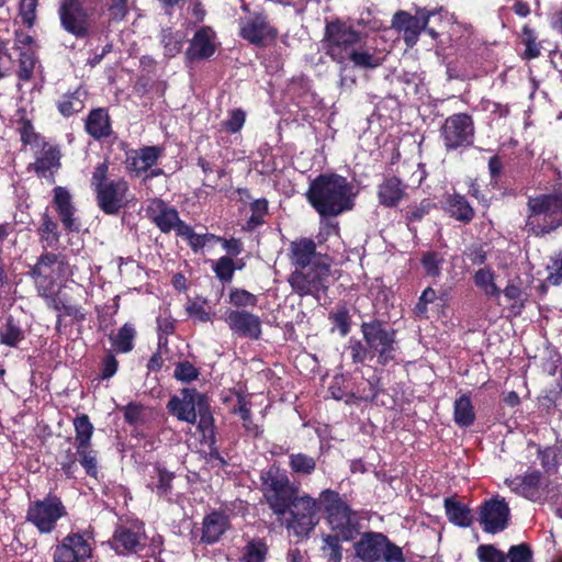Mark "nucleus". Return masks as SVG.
Here are the masks:
<instances>
[{
  "label": "nucleus",
  "mask_w": 562,
  "mask_h": 562,
  "mask_svg": "<svg viewBox=\"0 0 562 562\" xmlns=\"http://www.w3.org/2000/svg\"><path fill=\"white\" fill-rule=\"evenodd\" d=\"M327 54L338 64L351 63L361 69H374L384 60L375 47L361 44V35L350 25L335 21L326 25Z\"/></svg>",
  "instance_id": "nucleus-1"
},
{
  "label": "nucleus",
  "mask_w": 562,
  "mask_h": 562,
  "mask_svg": "<svg viewBox=\"0 0 562 562\" xmlns=\"http://www.w3.org/2000/svg\"><path fill=\"white\" fill-rule=\"evenodd\" d=\"M353 187L345 177L322 175L310 186L307 199L322 216H337L353 206Z\"/></svg>",
  "instance_id": "nucleus-2"
},
{
  "label": "nucleus",
  "mask_w": 562,
  "mask_h": 562,
  "mask_svg": "<svg viewBox=\"0 0 562 562\" xmlns=\"http://www.w3.org/2000/svg\"><path fill=\"white\" fill-rule=\"evenodd\" d=\"M319 501L326 521L335 535L342 541H352L362 529L359 515L340 497L339 493L330 488L321 492Z\"/></svg>",
  "instance_id": "nucleus-3"
},
{
  "label": "nucleus",
  "mask_w": 562,
  "mask_h": 562,
  "mask_svg": "<svg viewBox=\"0 0 562 562\" xmlns=\"http://www.w3.org/2000/svg\"><path fill=\"white\" fill-rule=\"evenodd\" d=\"M109 164H99L91 177V187L95 193L98 206L109 215L117 214L127 203L128 183L124 178H109Z\"/></svg>",
  "instance_id": "nucleus-4"
},
{
  "label": "nucleus",
  "mask_w": 562,
  "mask_h": 562,
  "mask_svg": "<svg viewBox=\"0 0 562 562\" xmlns=\"http://www.w3.org/2000/svg\"><path fill=\"white\" fill-rule=\"evenodd\" d=\"M526 229L536 236L562 226V194H542L528 200Z\"/></svg>",
  "instance_id": "nucleus-5"
},
{
  "label": "nucleus",
  "mask_w": 562,
  "mask_h": 562,
  "mask_svg": "<svg viewBox=\"0 0 562 562\" xmlns=\"http://www.w3.org/2000/svg\"><path fill=\"white\" fill-rule=\"evenodd\" d=\"M98 0H60L61 27L77 38L88 37L97 21Z\"/></svg>",
  "instance_id": "nucleus-6"
},
{
  "label": "nucleus",
  "mask_w": 562,
  "mask_h": 562,
  "mask_svg": "<svg viewBox=\"0 0 562 562\" xmlns=\"http://www.w3.org/2000/svg\"><path fill=\"white\" fill-rule=\"evenodd\" d=\"M355 551L364 562H405L403 549L382 532H363L355 543Z\"/></svg>",
  "instance_id": "nucleus-7"
},
{
  "label": "nucleus",
  "mask_w": 562,
  "mask_h": 562,
  "mask_svg": "<svg viewBox=\"0 0 562 562\" xmlns=\"http://www.w3.org/2000/svg\"><path fill=\"white\" fill-rule=\"evenodd\" d=\"M68 515L61 498L48 493L44 498L29 504L25 519L32 524L40 533H52L59 519Z\"/></svg>",
  "instance_id": "nucleus-8"
},
{
  "label": "nucleus",
  "mask_w": 562,
  "mask_h": 562,
  "mask_svg": "<svg viewBox=\"0 0 562 562\" xmlns=\"http://www.w3.org/2000/svg\"><path fill=\"white\" fill-rule=\"evenodd\" d=\"M361 333L372 357H378V362L386 366L395 359L396 341L395 331L387 329L381 322H364L361 324Z\"/></svg>",
  "instance_id": "nucleus-9"
},
{
  "label": "nucleus",
  "mask_w": 562,
  "mask_h": 562,
  "mask_svg": "<svg viewBox=\"0 0 562 562\" xmlns=\"http://www.w3.org/2000/svg\"><path fill=\"white\" fill-rule=\"evenodd\" d=\"M323 508L319 497L313 498L310 495L294 497L290 503L291 519L288 522V529L293 532L297 539L306 538L318 524L317 513Z\"/></svg>",
  "instance_id": "nucleus-10"
},
{
  "label": "nucleus",
  "mask_w": 562,
  "mask_h": 562,
  "mask_svg": "<svg viewBox=\"0 0 562 562\" xmlns=\"http://www.w3.org/2000/svg\"><path fill=\"white\" fill-rule=\"evenodd\" d=\"M66 269L67 263L64 256L53 252H45L40 256L31 273L41 296L49 297L54 293L55 284Z\"/></svg>",
  "instance_id": "nucleus-11"
},
{
  "label": "nucleus",
  "mask_w": 562,
  "mask_h": 562,
  "mask_svg": "<svg viewBox=\"0 0 562 562\" xmlns=\"http://www.w3.org/2000/svg\"><path fill=\"white\" fill-rule=\"evenodd\" d=\"M440 136L447 150L469 147L474 139V122L467 113L447 117L440 128Z\"/></svg>",
  "instance_id": "nucleus-12"
},
{
  "label": "nucleus",
  "mask_w": 562,
  "mask_h": 562,
  "mask_svg": "<svg viewBox=\"0 0 562 562\" xmlns=\"http://www.w3.org/2000/svg\"><path fill=\"white\" fill-rule=\"evenodd\" d=\"M109 542L117 554H140L147 543L144 522L133 520L120 524Z\"/></svg>",
  "instance_id": "nucleus-13"
},
{
  "label": "nucleus",
  "mask_w": 562,
  "mask_h": 562,
  "mask_svg": "<svg viewBox=\"0 0 562 562\" xmlns=\"http://www.w3.org/2000/svg\"><path fill=\"white\" fill-rule=\"evenodd\" d=\"M435 13V10L425 8L417 9L415 15L406 11H398L393 16L392 26L403 33L406 45L412 47L417 43L422 31H426L432 38H437L438 33L434 29L427 27L429 19Z\"/></svg>",
  "instance_id": "nucleus-14"
},
{
  "label": "nucleus",
  "mask_w": 562,
  "mask_h": 562,
  "mask_svg": "<svg viewBox=\"0 0 562 562\" xmlns=\"http://www.w3.org/2000/svg\"><path fill=\"white\" fill-rule=\"evenodd\" d=\"M477 521L486 533L496 535L504 531L510 521V508L506 499L494 495L483 501L477 508Z\"/></svg>",
  "instance_id": "nucleus-15"
},
{
  "label": "nucleus",
  "mask_w": 562,
  "mask_h": 562,
  "mask_svg": "<svg viewBox=\"0 0 562 562\" xmlns=\"http://www.w3.org/2000/svg\"><path fill=\"white\" fill-rule=\"evenodd\" d=\"M263 493L276 515H284L293 501V491L286 474L269 471L263 477Z\"/></svg>",
  "instance_id": "nucleus-16"
},
{
  "label": "nucleus",
  "mask_w": 562,
  "mask_h": 562,
  "mask_svg": "<svg viewBox=\"0 0 562 562\" xmlns=\"http://www.w3.org/2000/svg\"><path fill=\"white\" fill-rule=\"evenodd\" d=\"M329 276L328 265H313L306 269H296L291 273L289 282L292 290L300 296H318L326 290V281Z\"/></svg>",
  "instance_id": "nucleus-17"
},
{
  "label": "nucleus",
  "mask_w": 562,
  "mask_h": 562,
  "mask_svg": "<svg viewBox=\"0 0 562 562\" xmlns=\"http://www.w3.org/2000/svg\"><path fill=\"white\" fill-rule=\"evenodd\" d=\"M32 44L33 38L30 35L22 32L15 33L12 50H14V59L18 63L16 68L14 67L19 79L18 89H21V82L31 81L41 68Z\"/></svg>",
  "instance_id": "nucleus-18"
},
{
  "label": "nucleus",
  "mask_w": 562,
  "mask_h": 562,
  "mask_svg": "<svg viewBox=\"0 0 562 562\" xmlns=\"http://www.w3.org/2000/svg\"><path fill=\"white\" fill-rule=\"evenodd\" d=\"M205 395L195 389L184 387L179 395H173L168 402L169 412L179 420L195 424L198 412H202L206 407Z\"/></svg>",
  "instance_id": "nucleus-19"
},
{
  "label": "nucleus",
  "mask_w": 562,
  "mask_h": 562,
  "mask_svg": "<svg viewBox=\"0 0 562 562\" xmlns=\"http://www.w3.org/2000/svg\"><path fill=\"white\" fill-rule=\"evenodd\" d=\"M92 548L82 533L67 535L54 548L53 562H85L91 557Z\"/></svg>",
  "instance_id": "nucleus-20"
},
{
  "label": "nucleus",
  "mask_w": 562,
  "mask_h": 562,
  "mask_svg": "<svg viewBox=\"0 0 562 562\" xmlns=\"http://www.w3.org/2000/svg\"><path fill=\"white\" fill-rule=\"evenodd\" d=\"M240 36L251 44L263 46L272 42L277 31L261 13H254L240 20Z\"/></svg>",
  "instance_id": "nucleus-21"
},
{
  "label": "nucleus",
  "mask_w": 562,
  "mask_h": 562,
  "mask_svg": "<svg viewBox=\"0 0 562 562\" xmlns=\"http://www.w3.org/2000/svg\"><path fill=\"white\" fill-rule=\"evenodd\" d=\"M225 322L238 337L258 340L261 337V319L246 310H228Z\"/></svg>",
  "instance_id": "nucleus-22"
},
{
  "label": "nucleus",
  "mask_w": 562,
  "mask_h": 562,
  "mask_svg": "<svg viewBox=\"0 0 562 562\" xmlns=\"http://www.w3.org/2000/svg\"><path fill=\"white\" fill-rule=\"evenodd\" d=\"M35 161L32 169L43 178L52 177L60 167V150L56 145L43 142L40 147H34Z\"/></svg>",
  "instance_id": "nucleus-23"
},
{
  "label": "nucleus",
  "mask_w": 562,
  "mask_h": 562,
  "mask_svg": "<svg viewBox=\"0 0 562 562\" xmlns=\"http://www.w3.org/2000/svg\"><path fill=\"white\" fill-rule=\"evenodd\" d=\"M149 220L165 234L170 233L179 224L178 211L160 199H153L146 207Z\"/></svg>",
  "instance_id": "nucleus-24"
},
{
  "label": "nucleus",
  "mask_w": 562,
  "mask_h": 562,
  "mask_svg": "<svg viewBox=\"0 0 562 562\" xmlns=\"http://www.w3.org/2000/svg\"><path fill=\"white\" fill-rule=\"evenodd\" d=\"M175 474L159 463H155L148 471V479L146 486L156 494L159 498H166L169 502L172 501V480Z\"/></svg>",
  "instance_id": "nucleus-25"
},
{
  "label": "nucleus",
  "mask_w": 562,
  "mask_h": 562,
  "mask_svg": "<svg viewBox=\"0 0 562 562\" xmlns=\"http://www.w3.org/2000/svg\"><path fill=\"white\" fill-rule=\"evenodd\" d=\"M161 156V149L157 146L143 147L127 156L126 169L136 177L147 172L154 167Z\"/></svg>",
  "instance_id": "nucleus-26"
},
{
  "label": "nucleus",
  "mask_w": 562,
  "mask_h": 562,
  "mask_svg": "<svg viewBox=\"0 0 562 562\" xmlns=\"http://www.w3.org/2000/svg\"><path fill=\"white\" fill-rule=\"evenodd\" d=\"M214 32L211 27L203 26L194 34L186 53L189 60H200L211 57L215 52L213 43Z\"/></svg>",
  "instance_id": "nucleus-27"
},
{
  "label": "nucleus",
  "mask_w": 562,
  "mask_h": 562,
  "mask_svg": "<svg viewBox=\"0 0 562 562\" xmlns=\"http://www.w3.org/2000/svg\"><path fill=\"white\" fill-rule=\"evenodd\" d=\"M228 526L229 520L225 514L216 510L210 513L203 519L201 541L206 544L217 542L228 529Z\"/></svg>",
  "instance_id": "nucleus-28"
},
{
  "label": "nucleus",
  "mask_w": 562,
  "mask_h": 562,
  "mask_svg": "<svg viewBox=\"0 0 562 562\" xmlns=\"http://www.w3.org/2000/svg\"><path fill=\"white\" fill-rule=\"evenodd\" d=\"M291 261L296 269H306L313 265H321L316 261V245L312 239L301 238L290 245Z\"/></svg>",
  "instance_id": "nucleus-29"
},
{
  "label": "nucleus",
  "mask_w": 562,
  "mask_h": 562,
  "mask_svg": "<svg viewBox=\"0 0 562 562\" xmlns=\"http://www.w3.org/2000/svg\"><path fill=\"white\" fill-rule=\"evenodd\" d=\"M54 202L65 228L71 232L78 231L79 225L74 218V206L69 191L63 187H56L54 189Z\"/></svg>",
  "instance_id": "nucleus-30"
},
{
  "label": "nucleus",
  "mask_w": 562,
  "mask_h": 562,
  "mask_svg": "<svg viewBox=\"0 0 562 562\" xmlns=\"http://www.w3.org/2000/svg\"><path fill=\"white\" fill-rule=\"evenodd\" d=\"M85 128L94 139L110 136L112 128L108 111L102 108L92 110L86 119Z\"/></svg>",
  "instance_id": "nucleus-31"
},
{
  "label": "nucleus",
  "mask_w": 562,
  "mask_h": 562,
  "mask_svg": "<svg viewBox=\"0 0 562 562\" xmlns=\"http://www.w3.org/2000/svg\"><path fill=\"white\" fill-rule=\"evenodd\" d=\"M406 186L396 177L385 179L379 187V200L384 206H395L405 194Z\"/></svg>",
  "instance_id": "nucleus-32"
},
{
  "label": "nucleus",
  "mask_w": 562,
  "mask_h": 562,
  "mask_svg": "<svg viewBox=\"0 0 562 562\" xmlns=\"http://www.w3.org/2000/svg\"><path fill=\"white\" fill-rule=\"evenodd\" d=\"M445 510L450 522L459 527H470L473 521L471 509L463 503L448 497L445 499Z\"/></svg>",
  "instance_id": "nucleus-33"
},
{
  "label": "nucleus",
  "mask_w": 562,
  "mask_h": 562,
  "mask_svg": "<svg viewBox=\"0 0 562 562\" xmlns=\"http://www.w3.org/2000/svg\"><path fill=\"white\" fill-rule=\"evenodd\" d=\"M453 420L462 428L472 426L475 422V411L469 394H461L453 404Z\"/></svg>",
  "instance_id": "nucleus-34"
},
{
  "label": "nucleus",
  "mask_w": 562,
  "mask_h": 562,
  "mask_svg": "<svg viewBox=\"0 0 562 562\" xmlns=\"http://www.w3.org/2000/svg\"><path fill=\"white\" fill-rule=\"evenodd\" d=\"M268 546L261 538H252L240 548L236 562H266Z\"/></svg>",
  "instance_id": "nucleus-35"
},
{
  "label": "nucleus",
  "mask_w": 562,
  "mask_h": 562,
  "mask_svg": "<svg viewBox=\"0 0 562 562\" xmlns=\"http://www.w3.org/2000/svg\"><path fill=\"white\" fill-rule=\"evenodd\" d=\"M85 98L86 92L81 89L67 92L57 101V109L63 116L69 117L85 109Z\"/></svg>",
  "instance_id": "nucleus-36"
},
{
  "label": "nucleus",
  "mask_w": 562,
  "mask_h": 562,
  "mask_svg": "<svg viewBox=\"0 0 562 562\" xmlns=\"http://www.w3.org/2000/svg\"><path fill=\"white\" fill-rule=\"evenodd\" d=\"M447 210L457 221L469 223L474 217V210L468 200L458 193L449 195L447 199Z\"/></svg>",
  "instance_id": "nucleus-37"
},
{
  "label": "nucleus",
  "mask_w": 562,
  "mask_h": 562,
  "mask_svg": "<svg viewBox=\"0 0 562 562\" xmlns=\"http://www.w3.org/2000/svg\"><path fill=\"white\" fill-rule=\"evenodd\" d=\"M541 481V473L533 471L526 473L524 476L516 477L509 483L512 490L518 491L525 497L536 499L538 496V487Z\"/></svg>",
  "instance_id": "nucleus-38"
},
{
  "label": "nucleus",
  "mask_w": 562,
  "mask_h": 562,
  "mask_svg": "<svg viewBox=\"0 0 562 562\" xmlns=\"http://www.w3.org/2000/svg\"><path fill=\"white\" fill-rule=\"evenodd\" d=\"M233 413L239 415V417L243 420V427L245 430L254 436L257 437L261 432L259 426L254 423L251 417V403L245 395H238L237 396V403L235 404L233 408Z\"/></svg>",
  "instance_id": "nucleus-39"
},
{
  "label": "nucleus",
  "mask_w": 562,
  "mask_h": 562,
  "mask_svg": "<svg viewBox=\"0 0 562 562\" xmlns=\"http://www.w3.org/2000/svg\"><path fill=\"white\" fill-rule=\"evenodd\" d=\"M24 338L25 335L19 322L12 316H8L0 329V344L16 348Z\"/></svg>",
  "instance_id": "nucleus-40"
},
{
  "label": "nucleus",
  "mask_w": 562,
  "mask_h": 562,
  "mask_svg": "<svg viewBox=\"0 0 562 562\" xmlns=\"http://www.w3.org/2000/svg\"><path fill=\"white\" fill-rule=\"evenodd\" d=\"M289 468L295 475L310 476L316 469V460L312 456L303 452L290 453Z\"/></svg>",
  "instance_id": "nucleus-41"
},
{
  "label": "nucleus",
  "mask_w": 562,
  "mask_h": 562,
  "mask_svg": "<svg viewBox=\"0 0 562 562\" xmlns=\"http://www.w3.org/2000/svg\"><path fill=\"white\" fill-rule=\"evenodd\" d=\"M186 41V34L181 31H172L171 29H164L160 34V43L165 49V56L168 58L178 55Z\"/></svg>",
  "instance_id": "nucleus-42"
},
{
  "label": "nucleus",
  "mask_w": 562,
  "mask_h": 562,
  "mask_svg": "<svg viewBox=\"0 0 562 562\" xmlns=\"http://www.w3.org/2000/svg\"><path fill=\"white\" fill-rule=\"evenodd\" d=\"M135 336V327L132 324L126 323L115 335L110 336L112 347L122 353L130 352L134 347Z\"/></svg>",
  "instance_id": "nucleus-43"
},
{
  "label": "nucleus",
  "mask_w": 562,
  "mask_h": 562,
  "mask_svg": "<svg viewBox=\"0 0 562 562\" xmlns=\"http://www.w3.org/2000/svg\"><path fill=\"white\" fill-rule=\"evenodd\" d=\"M38 234L44 248H57L59 243L58 225L47 214L42 217Z\"/></svg>",
  "instance_id": "nucleus-44"
},
{
  "label": "nucleus",
  "mask_w": 562,
  "mask_h": 562,
  "mask_svg": "<svg viewBox=\"0 0 562 562\" xmlns=\"http://www.w3.org/2000/svg\"><path fill=\"white\" fill-rule=\"evenodd\" d=\"M74 427L76 431L75 448L91 446V437L94 428L89 417L85 414L77 416L74 419Z\"/></svg>",
  "instance_id": "nucleus-45"
},
{
  "label": "nucleus",
  "mask_w": 562,
  "mask_h": 562,
  "mask_svg": "<svg viewBox=\"0 0 562 562\" xmlns=\"http://www.w3.org/2000/svg\"><path fill=\"white\" fill-rule=\"evenodd\" d=\"M473 281L487 296L499 297L501 290L495 283V274L491 269H479L473 277Z\"/></svg>",
  "instance_id": "nucleus-46"
},
{
  "label": "nucleus",
  "mask_w": 562,
  "mask_h": 562,
  "mask_svg": "<svg viewBox=\"0 0 562 562\" xmlns=\"http://www.w3.org/2000/svg\"><path fill=\"white\" fill-rule=\"evenodd\" d=\"M426 276L430 278H439L441 274L445 256L438 251H425L420 259Z\"/></svg>",
  "instance_id": "nucleus-47"
},
{
  "label": "nucleus",
  "mask_w": 562,
  "mask_h": 562,
  "mask_svg": "<svg viewBox=\"0 0 562 562\" xmlns=\"http://www.w3.org/2000/svg\"><path fill=\"white\" fill-rule=\"evenodd\" d=\"M48 299H50L49 306L57 311L59 313V316H70L79 322L86 318V314L83 313L80 306L70 304L59 296L53 297L50 295Z\"/></svg>",
  "instance_id": "nucleus-48"
},
{
  "label": "nucleus",
  "mask_w": 562,
  "mask_h": 562,
  "mask_svg": "<svg viewBox=\"0 0 562 562\" xmlns=\"http://www.w3.org/2000/svg\"><path fill=\"white\" fill-rule=\"evenodd\" d=\"M228 301L236 307L235 310H244L246 307L256 306L258 297L245 289L232 288L229 290Z\"/></svg>",
  "instance_id": "nucleus-49"
},
{
  "label": "nucleus",
  "mask_w": 562,
  "mask_h": 562,
  "mask_svg": "<svg viewBox=\"0 0 562 562\" xmlns=\"http://www.w3.org/2000/svg\"><path fill=\"white\" fill-rule=\"evenodd\" d=\"M341 538L335 535H325L323 537L322 551L328 562H341L342 560V548L340 544Z\"/></svg>",
  "instance_id": "nucleus-50"
},
{
  "label": "nucleus",
  "mask_w": 562,
  "mask_h": 562,
  "mask_svg": "<svg viewBox=\"0 0 562 562\" xmlns=\"http://www.w3.org/2000/svg\"><path fill=\"white\" fill-rule=\"evenodd\" d=\"M78 453V462L83 468L87 475L91 477H97L98 475V460H97V451H94L91 446H87L85 448H76Z\"/></svg>",
  "instance_id": "nucleus-51"
},
{
  "label": "nucleus",
  "mask_w": 562,
  "mask_h": 562,
  "mask_svg": "<svg viewBox=\"0 0 562 562\" xmlns=\"http://www.w3.org/2000/svg\"><path fill=\"white\" fill-rule=\"evenodd\" d=\"M16 130L20 133L21 140L24 144L30 145L32 149L34 147H40L44 142V138L34 131V127L29 120L21 119L18 122Z\"/></svg>",
  "instance_id": "nucleus-52"
},
{
  "label": "nucleus",
  "mask_w": 562,
  "mask_h": 562,
  "mask_svg": "<svg viewBox=\"0 0 562 562\" xmlns=\"http://www.w3.org/2000/svg\"><path fill=\"white\" fill-rule=\"evenodd\" d=\"M251 215L249 216L246 227L254 229L265 222V216L268 213V201L266 199H257L250 204Z\"/></svg>",
  "instance_id": "nucleus-53"
},
{
  "label": "nucleus",
  "mask_w": 562,
  "mask_h": 562,
  "mask_svg": "<svg viewBox=\"0 0 562 562\" xmlns=\"http://www.w3.org/2000/svg\"><path fill=\"white\" fill-rule=\"evenodd\" d=\"M213 271L216 277L224 283H228L233 280L235 272V261L228 257L223 256L212 265Z\"/></svg>",
  "instance_id": "nucleus-54"
},
{
  "label": "nucleus",
  "mask_w": 562,
  "mask_h": 562,
  "mask_svg": "<svg viewBox=\"0 0 562 562\" xmlns=\"http://www.w3.org/2000/svg\"><path fill=\"white\" fill-rule=\"evenodd\" d=\"M14 66V50L8 46V43L0 42V80L12 75Z\"/></svg>",
  "instance_id": "nucleus-55"
},
{
  "label": "nucleus",
  "mask_w": 562,
  "mask_h": 562,
  "mask_svg": "<svg viewBox=\"0 0 562 562\" xmlns=\"http://www.w3.org/2000/svg\"><path fill=\"white\" fill-rule=\"evenodd\" d=\"M476 557L480 562H506V554L494 544H481L476 549Z\"/></svg>",
  "instance_id": "nucleus-56"
},
{
  "label": "nucleus",
  "mask_w": 562,
  "mask_h": 562,
  "mask_svg": "<svg viewBox=\"0 0 562 562\" xmlns=\"http://www.w3.org/2000/svg\"><path fill=\"white\" fill-rule=\"evenodd\" d=\"M348 349L355 363H363L367 360L373 359L368 345L362 344L360 340L350 339Z\"/></svg>",
  "instance_id": "nucleus-57"
},
{
  "label": "nucleus",
  "mask_w": 562,
  "mask_h": 562,
  "mask_svg": "<svg viewBox=\"0 0 562 562\" xmlns=\"http://www.w3.org/2000/svg\"><path fill=\"white\" fill-rule=\"evenodd\" d=\"M506 557L508 562H532V551L526 543L512 546Z\"/></svg>",
  "instance_id": "nucleus-58"
},
{
  "label": "nucleus",
  "mask_w": 562,
  "mask_h": 562,
  "mask_svg": "<svg viewBox=\"0 0 562 562\" xmlns=\"http://www.w3.org/2000/svg\"><path fill=\"white\" fill-rule=\"evenodd\" d=\"M158 345L166 346L167 337L175 331V321L169 316L159 315L157 317Z\"/></svg>",
  "instance_id": "nucleus-59"
},
{
  "label": "nucleus",
  "mask_w": 562,
  "mask_h": 562,
  "mask_svg": "<svg viewBox=\"0 0 562 562\" xmlns=\"http://www.w3.org/2000/svg\"><path fill=\"white\" fill-rule=\"evenodd\" d=\"M37 0H20L19 13L22 22L31 27L36 19Z\"/></svg>",
  "instance_id": "nucleus-60"
},
{
  "label": "nucleus",
  "mask_w": 562,
  "mask_h": 562,
  "mask_svg": "<svg viewBox=\"0 0 562 562\" xmlns=\"http://www.w3.org/2000/svg\"><path fill=\"white\" fill-rule=\"evenodd\" d=\"M522 42L526 46L524 56L527 59H532L540 55V47L537 43V36L532 30L524 27Z\"/></svg>",
  "instance_id": "nucleus-61"
},
{
  "label": "nucleus",
  "mask_w": 562,
  "mask_h": 562,
  "mask_svg": "<svg viewBox=\"0 0 562 562\" xmlns=\"http://www.w3.org/2000/svg\"><path fill=\"white\" fill-rule=\"evenodd\" d=\"M173 375L182 382H191L199 375L198 369L189 361H181L176 366Z\"/></svg>",
  "instance_id": "nucleus-62"
},
{
  "label": "nucleus",
  "mask_w": 562,
  "mask_h": 562,
  "mask_svg": "<svg viewBox=\"0 0 562 562\" xmlns=\"http://www.w3.org/2000/svg\"><path fill=\"white\" fill-rule=\"evenodd\" d=\"M78 453L77 450L74 452L70 448L65 451V454L60 457V468L67 477H74L78 469Z\"/></svg>",
  "instance_id": "nucleus-63"
},
{
  "label": "nucleus",
  "mask_w": 562,
  "mask_h": 562,
  "mask_svg": "<svg viewBox=\"0 0 562 562\" xmlns=\"http://www.w3.org/2000/svg\"><path fill=\"white\" fill-rule=\"evenodd\" d=\"M329 318L333 321L336 328L341 336H346L350 330V316L346 308H340L330 314Z\"/></svg>",
  "instance_id": "nucleus-64"
}]
</instances>
